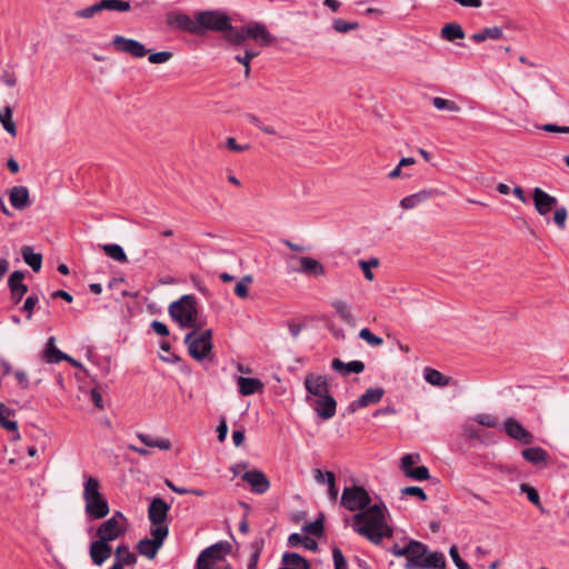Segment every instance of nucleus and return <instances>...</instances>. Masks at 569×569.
Listing matches in <instances>:
<instances>
[{"label": "nucleus", "mask_w": 569, "mask_h": 569, "mask_svg": "<svg viewBox=\"0 0 569 569\" xmlns=\"http://www.w3.org/2000/svg\"><path fill=\"white\" fill-rule=\"evenodd\" d=\"M137 438L144 446L150 448H158L160 450H170L172 446L171 441L167 438H154L146 433H139L137 435Z\"/></svg>", "instance_id": "33"}, {"label": "nucleus", "mask_w": 569, "mask_h": 569, "mask_svg": "<svg viewBox=\"0 0 569 569\" xmlns=\"http://www.w3.org/2000/svg\"><path fill=\"white\" fill-rule=\"evenodd\" d=\"M390 552L397 557L407 559L405 569H445L446 559L443 553L431 551L417 540L410 539L406 546L393 545Z\"/></svg>", "instance_id": "3"}, {"label": "nucleus", "mask_w": 569, "mask_h": 569, "mask_svg": "<svg viewBox=\"0 0 569 569\" xmlns=\"http://www.w3.org/2000/svg\"><path fill=\"white\" fill-rule=\"evenodd\" d=\"M82 499L84 501V512L89 519L99 520L107 517L110 512L109 503L100 490V481L90 475H83Z\"/></svg>", "instance_id": "4"}, {"label": "nucleus", "mask_w": 569, "mask_h": 569, "mask_svg": "<svg viewBox=\"0 0 569 569\" xmlns=\"http://www.w3.org/2000/svg\"><path fill=\"white\" fill-rule=\"evenodd\" d=\"M439 194H441V192L437 189H422L416 193L406 196L400 200L399 204L403 210H411Z\"/></svg>", "instance_id": "17"}, {"label": "nucleus", "mask_w": 569, "mask_h": 569, "mask_svg": "<svg viewBox=\"0 0 569 569\" xmlns=\"http://www.w3.org/2000/svg\"><path fill=\"white\" fill-rule=\"evenodd\" d=\"M102 11V7H100V1L90 6V7H87L84 9H81L79 11L76 12V16L78 18H82V19H90L92 18L96 13Z\"/></svg>", "instance_id": "51"}, {"label": "nucleus", "mask_w": 569, "mask_h": 569, "mask_svg": "<svg viewBox=\"0 0 569 569\" xmlns=\"http://www.w3.org/2000/svg\"><path fill=\"white\" fill-rule=\"evenodd\" d=\"M385 395V390L382 388H370L362 396H360L356 401H352L348 409L351 412H355L359 408H366L370 405L378 403Z\"/></svg>", "instance_id": "20"}, {"label": "nucleus", "mask_w": 569, "mask_h": 569, "mask_svg": "<svg viewBox=\"0 0 569 569\" xmlns=\"http://www.w3.org/2000/svg\"><path fill=\"white\" fill-rule=\"evenodd\" d=\"M331 368L341 373L342 376H348L349 373H360L365 370V363L360 360H353L348 363H345L340 359L336 358L331 362Z\"/></svg>", "instance_id": "29"}, {"label": "nucleus", "mask_w": 569, "mask_h": 569, "mask_svg": "<svg viewBox=\"0 0 569 569\" xmlns=\"http://www.w3.org/2000/svg\"><path fill=\"white\" fill-rule=\"evenodd\" d=\"M340 505L351 512V527L359 536L379 545L385 538H391L393 530L389 525V510L385 502H372L370 493L361 486L345 487Z\"/></svg>", "instance_id": "1"}, {"label": "nucleus", "mask_w": 569, "mask_h": 569, "mask_svg": "<svg viewBox=\"0 0 569 569\" xmlns=\"http://www.w3.org/2000/svg\"><path fill=\"white\" fill-rule=\"evenodd\" d=\"M421 461L419 453H407L400 459L399 468L402 473L412 480L425 481L430 478L427 467L417 466Z\"/></svg>", "instance_id": "9"}, {"label": "nucleus", "mask_w": 569, "mask_h": 569, "mask_svg": "<svg viewBox=\"0 0 569 569\" xmlns=\"http://www.w3.org/2000/svg\"><path fill=\"white\" fill-rule=\"evenodd\" d=\"M172 58V53L170 51H160L150 53L148 56V60L152 64H161L168 62Z\"/></svg>", "instance_id": "50"}, {"label": "nucleus", "mask_w": 569, "mask_h": 569, "mask_svg": "<svg viewBox=\"0 0 569 569\" xmlns=\"http://www.w3.org/2000/svg\"><path fill=\"white\" fill-rule=\"evenodd\" d=\"M171 318L181 327L188 329H200L198 322V309L196 298L191 295H184L169 306Z\"/></svg>", "instance_id": "5"}, {"label": "nucleus", "mask_w": 569, "mask_h": 569, "mask_svg": "<svg viewBox=\"0 0 569 569\" xmlns=\"http://www.w3.org/2000/svg\"><path fill=\"white\" fill-rule=\"evenodd\" d=\"M567 217H568V212L565 207L556 208L555 214H553V221L560 229L565 228Z\"/></svg>", "instance_id": "54"}, {"label": "nucleus", "mask_w": 569, "mask_h": 569, "mask_svg": "<svg viewBox=\"0 0 569 569\" xmlns=\"http://www.w3.org/2000/svg\"><path fill=\"white\" fill-rule=\"evenodd\" d=\"M335 569H348L347 561L340 549L335 548L332 551Z\"/></svg>", "instance_id": "55"}, {"label": "nucleus", "mask_w": 569, "mask_h": 569, "mask_svg": "<svg viewBox=\"0 0 569 569\" xmlns=\"http://www.w3.org/2000/svg\"><path fill=\"white\" fill-rule=\"evenodd\" d=\"M128 529V518L121 511H114L109 519L98 526L97 537L99 540L110 543L124 537Z\"/></svg>", "instance_id": "7"}, {"label": "nucleus", "mask_w": 569, "mask_h": 569, "mask_svg": "<svg viewBox=\"0 0 569 569\" xmlns=\"http://www.w3.org/2000/svg\"><path fill=\"white\" fill-rule=\"evenodd\" d=\"M24 262L32 268L33 271H39L42 266V256L33 252L32 248L26 246L21 250Z\"/></svg>", "instance_id": "37"}, {"label": "nucleus", "mask_w": 569, "mask_h": 569, "mask_svg": "<svg viewBox=\"0 0 569 569\" xmlns=\"http://www.w3.org/2000/svg\"><path fill=\"white\" fill-rule=\"evenodd\" d=\"M331 307L337 317L348 326H356V316L351 310V306L343 299H335L331 301Z\"/></svg>", "instance_id": "25"}, {"label": "nucleus", "mask_w": 569, "mask_h": 569, "mask_svg": "<svg viewBox=\"0 0 569 569\" xmlns=\"http://www.w3.org/2000/svg\"><path fill=\"white\" fill-rule=\"evenodd\" d=\"M111 44L116 51L130 54L133 58H143L148 54V50L143 43L123 36H114Z\"/></svg>", "instance_id": "10"}, {"label": "nucleus", "mask_w": 569, "mask_h": 569, "mask_svg": "<svg viewBox=\"0 0 569 569\" xmlns=\"http://www.w3.org/2000/svg\"><path fill=\"white\" fill-rule=\"evenodd\" d=\"M440 36L447 41H456L463 39L466 33L459 23H447L441 28Z\"/></svg>", "instance_id": "32"}, {"label": "nucleus", "mask_w": 569, "mask_h": 569, "mask_svg": "<svg viewBox=\"0 0 569 569\" xmlns=\"http://www.w3.org/2000/svg\"><path fill=\"white\" fill-rule=\"evenodd\" d=\"M23 279L24 273L22 271H14L11 273L8 281L12 299L16 303H18L28 291V287L23 284Z\"/></svg>", "instance_id": "26"}, {"label": "nucleus", "mask_w": 569, "mask_h": 569, "mask_svg": "<svg viewBox=\"0 0 569 569\" xmlns=\"http://www.w3.org/2000/svg\"><path fill=\"white\" fill-rule=\"evenodd\" d=\"M151 328L159 336H162V337L169 336L168 327L161 321H157V320L152 321Z\"/></svg>", "instance_id": "61"}, {"label": "nucleus", "mask_w": 569, "mask_h": 569, "mask_svg": "<svg viewBox=\"0 0 569 569\" xmlns=\"http://www.w3.org/2000/svg\"><path fill=\"white\" fill-rule=\"evenodd\" d=\"M313 478L317 483L325 485L328 488V497L331 501H336L339 495V489L336 485V476L331 471L323 472L321 469L313 470Z\"/></svg>", "instance_id": "22"}, {"label": "nucleus", "mask_w": 569, "mask_h": 569, "mask_svg": "<svg viewBox=\"0 0 569 569\" xmlns=\"http://www.w3.org/2000/svg\"><path fill=\"white\" fill-rule=\"evenodd\" d=\"M100 7L102 10L117 12H128L131 9L130 2L126 0H100Z\"/></svg>", "instance_id": "40"}, {"label": "nucleus", "mask_w": 569, "mask_h": 569, "mask_svg": "<svg viewBox=\"0 0 569 569\" xmlns=\"http://www.w3.org/2000/svg\"><path fill=\"white\" fill-rule=\"evenodd\" d=\"M522 457L535 465L546 463L548 460V453L540 447H530L522 450Z\"/></svg>", "instance_id": "35"}, {"label": "nucleus", "mask_w": 569, "mask_h": 569, "mask_svg": "<svg viewBox=\"0 0 569 569\" xmlns=\"http://www.w3.org/2000/svg\"><path fill=\"white\" fill-rule=\"evenodd\" d=\"M305 388L310 399H318L329 395V383L325 376L308 375L305 378Z\"/></svg>", "instance_id": "14"}, {"label": "nucleus", "mask_w": 569, "mask_h": 569, "mask_svg": "<svg viewBox=\"0 0 569 569\" xmlns=\"http://www.w3.org/2000/svg\"><path fill=\"white\" fill-rule=\"evenodd\" d=\"M541 129L546 132L569 133V126L546 123L541 126Z\"/></svg>", "instance_id": "58"}, {"label": "nucleus", "mask_w": 569, "mask_h": 569, "mask_svg": "<svg viewBox=\"0 0 569 569\" xmlns=\"http://www.w3.org/2000/svg\"><path fill=\"white\" fill-rule=\"evenodd\" d=\"M459 3L463 8H475L478 9L482 6V0H453Z\"/></svg>", "instance_id": "64"}, {"label": "nucleus", "mask_w": 569, "mask_h": 569, "mask_svg": "<svg viewBox=\"0 0 569 569\" xmlns=\"http://www.w3.org/2000/svg\"><path fill=\"white\" fill-rule=\"evenodd\" d=\"M359 337L363 339L368 345L378 347L383 343L382 338L373 335L368 328H363L359 332Z\"/></svg>", "instance_id": "47"}, {"label": "nucleus", "mask_w": 569, "mask_h": 569, "mask_svg": "<svg viewBox=\"0 0 569 569\" xmlns=\"http://www.w3.org/2000/svg\"><path fill=\"white\" fill-rule=\"evenodd\" d=\"M401 493L405 496L417 497L421 501H425L427 499V495L423 491V489L416 486L405 487L403 489H401Z\"/></svg>", "instance_id": "52"}, {"label": "nucleus", "mask_w": 569, "mask_h": 569, "mask_svg": "<svg viewBox=\"0 0 569 569\" xmlns=\"http://www.w3.org/2000/svg\"><path fill=\"white\" fill-rule=\"evenodd\" d=\"M520 490H521V492L527 495V498L531 503H533L537 507L540 506L539 493L533 487H531L527 483H522V485H520Z\"/></svg>", "instance_id": "48"}, {"label": "nucleus", "mask_w": 569, "mask_h": 569, "mask_svg": "<svg viewBox=\"0 0 569 569\" xmlns=\"http://www.w3.org/2000/svg\"><path fill=\"white\" fill-rule=\"evenodd\" d=\"M306 402L310 405L317 415L325 420L330 419L336 415L337 402L330 393L318 399H310V397H306Z\"/></svg>", "instance_id": "15"}, {"label": "nucleus", "mask_w": 569, "mask_h": 569, "mask_svg": "<svg viewBox=\"0 0 569 569\" xmlns=\"http://www.w3.org/2000/svg\"><path fill=\"white\" fill-rule=\"evenodd\" d=\"M475 423L476 422L472 420V418H470L463 425L465 435L471 439L479 437V432H478V429L476 428Z\"/></svg>", "instance_id": "57"}, {"label": "nucleus", "mask_w": 569, "mask_h": 569, "mask_svg": "<svg viewBox=\"0 0 569 569\" xmlns=\"http://www.w3.org/2000/svg\"><path fill=\"white\" fill-rule=\"evenodd\" d=\"M111 553V546L104 541L97 539L90 543L89 555L96 566H102L110 558Z\"/></svg>", "instance_id": "21"}, {"label": "nucleus", "mask_w": 569, "mask_h": 569, "mask_svg": "<svg viewBox=\"0 0 569 569\" xmlns=\"http://www.w3.org/2000/svg\"><path fill=\"white\" fill-rule=\"evenodd\" d=\"M3 129L11 134L12 137L17 136V127L16 123L12 120V110L10 107H6L3 120H2Z\"/></svg>", "instance_id": "43"}, {"label": "nucleus", "mask_w": 569, "mask_h": 569, "mask_svg": "<svg viewBox=\"0 0 569 569\" xmlns=\"http://www.w3.org/2000/svg\"><path fill=\"white\" fill-rule=\"evenodd\" d=\"M303 530L313 536H320L322 532V523L319 521H313L303 527Z\"/></svg>", "instance_id": "60"}, {"label": "nucleus", "mask_w": 569, "mask_h": 569, "mask_svg": "<svg viewBox=\"0 0 569 569\" xmlns=\"http://www.w3.org/2000/svg\"><path fill=\"white\" fill-rule=\"evenodd\" d=\"M167 538L168 531L164 528H150V537L138 541L137 551L142 557L154 559Z\"/></svg>", "instance_id": "8"}, {"label": "nucleus", "mask_w": 569, "mask_h": 569, "mask_svg": "<svg viewBox=\"0 0 569 569\" xmlns=\"http://www.w3.org/2000/svg\"><path fill=\"white\" fill-rule=\"evenodd\" d=\"M236 382L239 392L242 396H251L254 393L262 392L264 387L263 382L257 378L237 377Z\"/></svg>", "instance_id": "27"}, {"label": "nucleus", "mask_w": 569, "mask_h": 569, "mask_svg": "<svg viewBox=\"0 0 569 569\" xmlns=\"http://www.w3.org/2000/svg\"><path fill=\"white\" fill-rule=\"evenodd\" d=\"M532 200L536 210L539 214L546 216L548 214L558 202L557 198L549 194L545 190L539 187H536L532 191Z\"/></svg>", "instance_id": "16"}, {"label": "nucleus", "mask_w": 569, "mask_h": 569, "mask_svg": "<svg viewBox=\"0 0 569 569\" xmlns=\"http://www.w3.org/2000/svg\"><path fill=\"white\" fill-rule=\"evenodd\" d=\"M9 200L11 206L17 210H24L30 204V192L24 186H14L9 190Z\"/></svg>", "instance_id": "23"}, {"label": "nucleus", "mask_w": 569, "mask_h": 569, "mask_svg": "<svg viewBox=\"0 0 569 569\" xmlns=\"http://www.w3.org/2000/svg\"><path fill=\"white\" fill-rule=\"evenodd\" d=\"M114 557V560L123 566H132L137 562V556L124 543L117 546Z\"/></svg>", "instance_id": "34"}, {"label": "nucleus", "mask_w": 569, "mask_h": 569, "mask_svg": "<svg viewBox=\"0 0 569 569\" xmlns=\"http://www.w3.org/2000/svg\"><path fill=\"white\" fill-rule=\"evenodd\" d=\"M359 266L363 272L365 278L369 281H372L375 279V276L371 271V268L378 266V260L377 259H371L369 261L360 260Z\"/></svg>", "instance_id": "49"}, {"label": "nucleus", "mask_w": 569, "mask_h": 569, "mask_svg": "<svg viewBox=\"0 0 569 569\" xmlns=\"http://www.w3.org/2000/svg\"><path fill=\"white\" fill-rule=\"evenodd\" d=\"M252 282L251 276H244L234 287V293L239 298H247L249 295L248 284Z\"/></svg>", "instance_id": "45"}, {"label": "nucleus", "mask_w": 569, "mask_h": 569, "mask_svg": "<svg viewBox=\"0 0 569 569\" xmlns=\"http://www.w3.org/2000/svg\"><path fill=\"white\" fill-rule=\"evenodd\" d=\"M197 36L208 31L221 32L224 40L234 47L242 46L251 39L260 46H270L276 42L268 28L260 22H251L240 28L233 27L229 16L221 10H203L196 12Z\"/></svg>", "instance_id": "2"}, {"label": "nucleus", "mask_w": 569, "mask_h": 569, "mask_svg": "<svg viewBox=\"0 0 569 569\" xmlns=\"http://www.w3.org/2000/svg\"><path fill=\"white\" fill-rule=\"evenodd\" d=\"M242 479L250 485L251 490L256 493H264L270 487L269 480L264 473L259 470L244 472Z\"/></svg>", "instance_id": "24"}, {"label": "nucleus", "mask_w": 569, "mask_h": 569, "mask_svg": "<svg viewBox=\"0 0 569 569\" xmlns=\"http://www.w3.org/2000/svg\"><path fill=\"white\" fill-rule=\"evenodd\" d=\"M170 506L161 498H154L148 508V519L151 522L150 528H164L169 532L166 522Z\"/></svg>", "instance_id": "11"}, {"label": "nucleus", "mask_w": 569, "mask_h": 569, "mask_svg": "<svg viewBox=\"0 0 569 569\" xmlns=\"http://www.w3.org/2000/svg\"><path fill=\"white\" fill-rule=\"evenodd\" d=\"M103 252L111 259L118 262H127L128 257L123 250V248L120 244L117 243H109L102 246Z\"/></svg>", "instance_id": "39"}, {"label": "nucleus", "mask_w": 569, "mask_h": 569, "mask_svg": "<svg viewBox=\"0 0 569 569\" xmlns=\"http://www.w3.org/2000/svg\"><path fill=\"white\" fill-rule=\"evenodd\" d=\"M184 345L188 348L189 355L198 362H202L212 356V331L206 329H191L184 337Z\"/></svg>", "instance_id": "6"}, {"label": "nucleus", "mask_w": 569, "mask_h": 569, "mask_svg": "<svg viewBox=\"0 0 569 569\" xmlns=\"http://www.w3.org/2000/svg\"><path fill=\"white\" fill-rule=\"evenodd\" d=\"M259 56L258 51H254L252 49L246 48L242 53L234 54V60L243 66L244 68V76L248 78L251 72L250 62L252 59Z\"/></svg>", "instance_id": "38"}, {"label": "nucleus", "mask_w": 569, "mask_h": 569, "mask_svg": "<svg viewBox=\"0 0 569 569\" xmlns=\"http://www.w3.org/2000/svg\"><path fill=\"white\" fill-rule=\"evenodd\" d=\"M39 299L37 296H29L23 305V310L27 311V318L30 319L32 316V311L34 306L38 303Z\"/></svg>", "instance_id": "59"}, {"label": "nucleus", "mask_w": 569, "mask_h": 569, "mask_svg": "<svg viewBox=\"0 0 569 569\" xmlns=\"http://www.w3.org/2000/svg\"><path fill=\"white\" fill-rule=\"evenodd\" d=\"M166 21L169 27L176 30L197 34L196 14L191 18L186 13L172 11L167 13Z\"/></svg>", "instance_id": "13"}, {"label": "nucleus", "mask_w": 569, "mask_h": 569, "mask_svg": "<svg viewBox=\"0 0 569 569\" xmlns=\"http://www.w3.org/2000/svg\"><path fill=\"white\" fill-rule=\"evenodd\" d=\"M358 27V22H349L342 19H336L332 23V28L339 33H347Z\"/></svg>", "instance_id": "46"}, {"label": "nucleus", "mask_w": 569, "mask_h": 569, "mask_svg": "<svg viewBox=\"0 0 569 569\" xmlns=\"http://www.w3.org/2000/svg\"><path fill=\"white\" fill-rule=\"evenodd\" d=\"M298 267L293 270L299 273H303L312 277H323L326 274V268L322 263L311 257H298L296 258Z\"/></svg>", "instance_id": "18"}, {"label": "nucleus", "mask_w": 569, "mask_h": 569, "mask_svg": "<svg viewBox=\"0 0 569 569\" xmlns=\"http://www.w3.org/2000/svg\"><path fill=\"white\" fill-rule=\"evenodd\" d=\"M283 567L279 569H310L308 561L295 552H286L282 556Z\"/></svg>", "instance_id": "31"}, {"label": "nucleus", "mask_w": 569, "mask_h": 569, "mask_svg": "<svg viewBox=\"0 0 569 569\" xmlns=\"http://www.w3.org/2000/svg\"><path fill=\"white\" fill-rule=\"evenodd\" d=\"M14 377L21 388H23V389L28 388L29 380H28V375L24 371H22V370L16 371Z\"/></svg>", "instance_id": "62"}, {"label": "nucleus", "mask_w": 569, "mask_h": 569, "mask_svg": "<svg viewBox=\"0 0 569 569\" xmlns=\"http://www.w3.org/2000/svg\"><path fill=\"white\" fill-rule=\"evenodd\" d=\"M224 549L221 543H216L204 549L197 560V569H214L218 562L224 557Z\"/></svg>", "instance_id": "12"}, {"label": "nucleus", "mask_w": 569, "mask_h": 569, "mask_svg": "<svg viewBox=\"0 0 569 569\" xmlns=\"http://www.w3.org/2000/svg\"><path fill=\"white\" fill-rule=\"evenodd\" d=\"M475 43H482L487 40H501L503 39V30L501 27L492 26L486 27L470 36Z\"/></svg>", "instance_id": "28"}, {"label": "nucleus", "mask_w": 569, "mask_h": 569, "mask_svg": "<svg viewBox=\"0 0 569 569\" xmlns=\"http://www.w3.org/2000/svg\"><path fill=\"white\" fill-rule=\"evenodd\" d=\"M423 378L428 383L437 387H446L450 382L449 377L443 376L440 371L432 368H426L423 370Z\"/></svg>", "instance_id": "36"}, {"label": "nucleus", "mask_w": 569, "mask_h": 569, "mask_svg": "<svg viewBox=\"0 0 569 569\" xmlns=\"http://www.w3.org/2000/svg\"><path fill=\"white\" fill-rule=\"evenodd\" d=\"M432 104L438 110H445L452 113H457L461 110L460 106L456 101L441 97H435L432 99Z\"/></svg>", "instance_id": "41"}, {"label": "nucleus", "mask_w": 569, "mask_h": 569, "mask_svg": "<svg viewBox=\"0 0 569 569\" xmlns=\"http://www.w3.org/2000/svg\"><path fill=\"white\" fill-rule=\"evenodd\" d=\"M503 430L506 433L521 443L528 445L532 441V436L527 431L522 425L515 418H508L503 422Z\"/></svg>", "instance_id": "19"}, {"label": "nucleus", "mask_w": 569, "mask_h": 569, "mask_svg": "<svg viewBox=\"0 0 569 569\" xmlns=\"http://www.w3.org/2000/svg\"><path fill=\"white\" fill-rule=\"evenodd\" d=\"M449 555L458 569H470V566L459 556L458 548L456 546L450 548Z\"/></svg>", "instance_id": "53"}, {"label": "nucleus", "mask_w": 569, "mask_h": 569, "mask_svg": "<svg viewBox=\"0 0 569 569\" xmlns=\"http://www.w3.org/2000/svg\"><path fill=\"white\" fill-rule=\"evenodd\" d=\"M90 399L91 401L93 402V405L99 408V409H102L103 408V400H102V396L101 393L97 390V389H92L90 391Z\"/></svg>", "instance_id": "63"}, {"label": "nucleus", "mask_w": 569, "mask_h": 569, "mask_svg": "<svg viewBox=\"0 0 569 569\" xmlns=\"http://www.w3.org/2000/svg\"><path fill=\"white\" fill-rule=\"evenodd\" d=\"M0 423L7 430L14 432V437L13 438L16 440L20 439V433L18 431V423H17V421L9 420L8 417H4V418L0 419Z\"/></svg>", "instance_id": "56"}, {"label": "nucleus", "mask_w": 569, "mask_h": 569, "mask_svg": "<svg viewBox=\"0 0 569 569\" xmlns=\"http://www.w3.org/2000/svg\"><path fill=\"white\" fill-rule=\"evenodd\" d=\"M43 359L48 363H58L62 360H69V356L60 351L56 347L54 337H50L47 341L46 348L43 350Z\"/></svg>", "instance_id": "30"}, {"label": "nucleus", "mask_w": 569, "mask_h": 569, "mask_svg": "<svg viewBox=\"0 0 569 569\" xmlns=\"http://www.w3.org/2000/svg\"><path fill=\"white\" fill-rule=\"evenodd\" d=\"M263 546H264L263 539H257L251 543L252 553L249 559L248 569H257Z\"/></svg>", "instance_id": "42"}, {"label": "nucleus", "mask_w": 569, "mask_h": 569, "mask_svg": "<svg viewBox=\"0 0 569 569\" xmlns=\"http://www.w3.org/2000/svg\"><path fill=\"white\" fill-rule=\"evenodd\" d=\"M472 420L487 428H496L498 426V419L489 413H479L472 417Z\"/></svg>", "instance_id": "44"}]
</instances>
